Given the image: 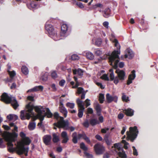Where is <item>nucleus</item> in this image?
<instances>
[{
  "instance_id": "nucleus-1",
  "label": "nucleus",
  "mask_w": 158,
  "mask_h": 158,
  "mask_svg": "<svg viewBox=\"0 0 158 158\" xmlns=\"http://www.w3.org/2000/svg\"><path fill=\"white\" fill-rule=\"evenodd\" d=\"M34 108L37 114H40L41 117H43L44 119L46 116L50 118L53 116L52 114L48 108H44L41 106H36L34 107L33 105L30 102L26 106L25 110H22L20 111L21 119L22 120L26 119L29 120L31 115H34V113L33 111Z\"/></svg>"
},
{
  "instance_id": "nucleus-2",
  "label": "nucleus",
  "mask_w": 158,
  "mask_h": 158,
  "mask_svg": "<svg viewBox=\"0 0 158 158\" xmlns=\"http://www.w3.org/2000/svg\"><path fill=\"white\" fill-rule=\"evenodd\" d=\"M115 46L117 47V50H114L110 56L109 59L110 64L113 66L114 69H116L118 67V64L119 60V55L120 54V46L119 45L118 41L116 39L113 40Z\"/></svg>"
},
{
  "instance_id": "nucleus-3",
  "label": "nucleus",
  "mask_w": 158,
  "mask_h": 158,
  "mask_svg": "<svg viewBox=\"0 0 158 158\" xmlns=\"http://www.w3.org/2000/svg\"><path fill=\"white\" fill-rule=\"evenodd\" d=\"M2 136L5 140L7 142L8 150L11 152H13L15 151L17 152L16 148H13V142H15L17 139L18 134L14 132L10 133L8 132H5L2 134Z\"/></svg>"
},
{
  "instance_id": "nucleus-4",
  "label": "nucleus",
  "mask_w": 158,
  "mask_h": 158,
  "mask_svg": "<svg viewBox=\"0 0 158 158\" xmlns=\"http://www.w3.org/2000/svg\"><path fill=\"white\" fill-rule=\"evenodd\" d=\"M31 142V140L28 137H26L21 141L17 142L16 150L17 153L19 155H22L23 153L26 156H27V153L29 150V148L24 147L25 145H29Z\"/></svg>"
},
{
  "instance_id": "nucleus-5",
  "label": "nucleus",
  "mask_w": 158,
  "mask_h": 158,
  "mask_svg": "<svg viewBox=\"0 0 158 158\" xmlns=\"http://www.w3.org/2000/svg\"><path fill=\"white\" fill-rule=\"evenodd\" d=\"M54 118L56 119L57 122L54 123V125L59 128H63L64 130H69L71 131H74L75 128L73 127L69 126L68 120H64V118L60 116L57 112H55L53 114Z\"/></svg>"
},
{
  "instance_id": "nucleus-6",
  "label": "nucleus",
  "mask_w": 158,
  "mask_h": 158,
  "mask_svg": "<svg viewBox=\"0 0 158 158\" xmlns=\"http://www.w3.org/2000/svg\"><path fill=\"white\" fill-rule=\"evenodd\" d=\"M1 100L6 103H11V105L15 109L19 106V104L15 98L12 97L11 96L8 95L6 93H4L2 95Z\"/></svg>"
},
{
  "instance_id": "nucleus-7",
  "label": "nucleus",
  "mask_w": 158,
  "mask_h": 158,
  "mask_svg": "<svg viewBox=\"0 0 158 158\" xmlns=\"http://www.w3.org/2000/svg\"><path fill=\"white\" fill-rule=\"evenodd\" d=\"M138 133L139 131L136 126H134L133 127H130L129 132L127 131L126 132L127 135V140L130 139L131 142H133L136 138Z\"/></svg>"
},
{
  "instance_id": "nucleus-8",
  "label": "nucleus",
  "mask_w": 158,
  "mask_h": 158,
  "mask_svg": "<svg viewBox=\"0 0 158 158\" xmlns=\"http://www.w3.org/2000/svg\"><path fill=\"white\" fill-rule=\"evenodd\" d=\"M45 27L49 35L50 36H53L54 37L53 39L54 40H57L59 39L57 38L58 34L57 33V31L56 29L54 28L52 25L46 23Z\"/></svg>"
},
{
  "instance_id": "nucleus-9",
  "label": "nucleus",
  "mask_w": 158,
  "mask_h": 158,
  "mask_svg": "<svg viewBox=\"0 0 158 158\" xmlns=\"http://www.w3.org/2000/svg\"><path fill=\"white\" fill-rule=\"evenodd\" d=\"M76 102L79 108L77 115L79 118H81L83 115V112L85 109L84 104L83 102L79 98L77 99Z\"/></svg>"
},
{
  "instance_id": "nucleus-10",
  "label": "nucleus",
  "mask_w": 158,
  "mask_h": 158,
  "mask_svg": "<svg viewBox=\"0 0 158 158\" xmlns=\"http://www.w3.org/2000/svg\"><path fill=\"white\" fill-rule=\"evenodd\" d=\"M94 149L96 153L98 155H101L105 151L104 146L100 143H97L94 146Z\"/></svg>"
},
{
  "instance_id": "nucleus-11",
  "label": "nucleus",
  "mask_w": 158,
  "mask_h": 158,
  "mask_svg": "<svg viewBox=\"0 0 158 158\" xmlns=\"http://www.w3.org/2000/svg\"><path fill=\"white\" fill-rule=\"evenodd\" d=\"M114 146L115 148L117 149L119 151L118 153L119 156L121 158H126L127 156L123 151V149L122 147L120 146L118 143H115L114 144Z\"/></svg>"
},
{
  "instance_id": "nucleus-12",
  "label": "nucleus",
  "mask_w": 158,
  "mask_h": 158,
  "mask_svg": "<svg viewBox=\"0 0 158 158\" xmlns=\"http://www.w3.org/2000/svg\"><path fill=\"white\" fill-rule=\"evenodd\" d=\"M84 71L78 68L77 69H75L73 70V73L74 75H77V77L78 78H81L83 74Z\"/></svg>"
},
{
  "instance_id": "nucleus-13",
  "label": "nucleus",
  "mask_w": 158,
  "mask_h": 158,
  "mask_svg": "<svg viewBox=\"0 0 158 158\" xmlns=\"http://www.w3.org/2000/svg\"><path fill=\"white\" fill-rule=\"evenodd\" d=\"M106 99L108 103H110L112 101H114L117 102L118 100V97L116 96H112L110 95L109 93L106 94Z\"/></svg>"
},
{
  "instance_id": "nucleus-14",
  "label": "nucleus",
  "mask_w": 158,
  "mask_h": 158,
  "mask_svg": "<svg viewBox=\"0 0 158 158\" xmlns=\"http://www.w3.org/2000/svg\"><path fill=\"white\" fill-rule=\"evenodd\" d=\"M61 136L62 139V143H67L69 139L67 133L65 131H63L61 132Z\"/></svg>"
},
{
  "instance_id": "nucleus-15",
  "label": "nucleus",
  "mask_w": 158,
  "mask_h": 158,
  "mask_svg": "<svg viewBox=\"0 0 158 158\" xmlns=\"http://www.w3.org/2000/svg\"><path fill=\"white\" fill-rule=\"evenodd\" d=\"M59 108L60 112L63 114L64 117H66L67 116L68 111L62 102L60 103Z\"/></svg>"
},
{
  "instance_id": "nucleus-16",
  "label": "nucleus",
  "mask_w": 158,
  "mask_h": 158,
  "mask_svg": "<svg viewBox=\"0 0 158 158\" xmlns=\"http://www.w3.org/2000/svg\"><path fill=\"white\" fill-rule=\"evenodd\" d=\"M51 139L52 137L50 135H46L43 137V142L46 145L50 144Z\"/></svg>"
},
{
  "instance_id": "nucleus-17",
  "label": "nucleus",
  "mask_w": 158,
  "mask_h": 158,
  "mask_svg": "<svg viewBox=\"0 0 158 158\" xmlns=\"http://www.w3.org/2000/svg\"><path fill=\"white\" fill-rule=\"evenodd\" d=\"M43 89V87L42 85L36 86L31 89H29L27 91V93L29 92H36L39 90L42 91Z\"/></svg>"
},
{
  "instance_id": "nucleus-18",
  "label": "nucleus",
  "mask_w": 158,
  "mask_h": 158,
  "mask_svg": "<svg viewBox=\"0 0 158 158\" xmlns=\"http://www.w3.org/2000/svg\"><path fill=\"white\" fill-rule=\"evenodd\" d=\"M126 54L124 55L125 58H128L129 59H131L134 56V55L133 52L129 49H127L126 50Z\"/></svg>"
},
{
  "instance_id": "nucleus-19",
  "label": "nucleus",
  "mask_w": 158,
  "mask_h": 158,
  "mask_svg": "<svg viewBox=\"0 0 158 158\" xmlns=\"http://www.w3.org/2000/svg\"><path fill=\"white\" fill-rule=\"evenodd\" d=\"M123 112L128 116H131L134 114V111L131 108L124 110Z\"/></svg>"
},
{
  "instance_id": "nucleus-20",
  "label": "nucleus",
  "mask_w": 158,
  "mask_h": 158,
  "mask_svg": "<svg viewBox=\"0 0 158 158\" xmlns=\"http://www.w3.org/2000/svg\"><path fill=\"white\" fill-rule=\"evenodd\" d=\"M36 118L34 119L35 120L37 118L39 119L40 120V123H39L38 124V126L39 127H41L42 128L44 129V126L42 125V121L44 120V119L43 117H42L40 114H38L36 115Z\"/></svg>"
},
{
  "instance_id": "nucleus-21",
  "label": "nucleus",
  "mask_w": 158,
  "mask_h": 158,
  "mask_svg": "<svg viewBox=\"0 0 158 158\" xmlns=\"http://www.w3.org/2000/svg\"><path fill=\"white\" fill-rule=\"evenodd\" d=\"M90 124L93 126L98 124H99V122L96 118H92L89 119Z\"/></svg>"
},
{
  "instance_id": "nucleus-22",
  "label": "nucleus",
  "mask_w": 158,
  "mask_h": 158,
  "mask_svg": "<svg viewBox=\"0 0 158 158\" xmlns=\"http://www.w3.org/2000/svg\"><path fill=\"white\" fill-rule=\"evenodd\" d=\"M52 141L54 143H57L60 141L59 135L54 133L52 134Z\"/></svg>"
},
{
  "instance_id": "nucleus-23",
  "label": "nucleus",
  "mask_w": 158,
  "mask_h": 158,
  "mask_svg": "<svg viewBox=\"0 0 158 158\" xmlns=\"http://www.w3.org/2000/svg\"><path fill=\"white\" fill-rule=\"evenodd\" d=\"M116 73L118 74V77L120 78V79H124L125 74L123 71L117 70L116 71Z\"/></svg>"
},
{
  "instance_id": "nucleus-24",
  "label": "nucleus",
  "mask_w": 158,
  "mask_h": 158,
  "mask_svg": "<svg viewBox=\"0 0 158 158\" xmlns=\"http://www.w3.org/2000/svg\"><path fill=\"white\" fill-rule=\"evenodd\" d=\"M95 108L97 111V115L100 116L101 113V106L98 103H97L95 106Z\"/></svg>"
},
{
  "instance_id": "nucleus-25",
  "label": "nucleus",
  "mask_w": 158,
  "mask_h": 158,
  "mask_svg": "<svg viewBox=\"0 0 158 158\" xmlns=\"http://www.w3.org/2000/svg\"><path fill=\"white\" fill-rule=\"evenodd\" d=\"M110 14V10L109 8L106 9L104 11V14L103 16L105 18H108Z\"/></svg>"
},
{
  "instance_id": "nucleus-26",
  "label": "nucleus",
  "mask_w": 158,
  "mask_h": 158,
  "mask_svg": "<svg viewBox=\"0 0 158 158\" xmlns=\"http://www.w3.org/2000/svg\"><path fill=\"white\" fill-rule=\"evenodd\" d=\"M21 71L22 73L25 75L28 73L29 70L28 68L25 65H23L21 68Z\"/></svg>"
},
{
  "instance_id": "nucleus-27",
  "label": "nucleus",
  "mask_w": 158,
  "mask_h": 158,
  "mask_svg": "<svg viewBox=\"0 0 158 158\" xmlns=\"http://www.w3.org/2000/svg\"><path fill=\"white\" fill-rule=\"evenodd\" d=\"M36 123L34 122H30L28 126V128L30 130H34L35 127Z\"/></svg>"
},
{
  "instance_id": "nucleus-28",
  "label": "nucleus",
  "mask_w": 158,
  "mask_h": 158,
  "mask_svg": "<svg viewBox=\"0 0 158 158\" xmlns=\"http://www.w3.org/2000/svg\"><path fill=\"white\" fill-rule=\"evenodd\" d=\"M77 133L75 132L73 133L72 135V137L73 138L72 141L74 143H76L77 142Z\"/></svg>"
},
{
  "instance_id": "nucleus-29",
  "label": "nucleus",
  "mask_w": 158,
  "mask_h": 158,
  "mask_svg": "<svg viewBox=\"0 0 158 158\" xmlns=\"http://www.w3.org/2000/svg\"><path fill=\"white\" fill-rule=\"evenodd\" d=\"M67 30L68 26L67 24H64L61 26V31L62 33H65Z\"/></svg>"
},
{
  "instance_id": "nucleus-30",
  "label": "nucleus",
  "mask_w": 158,
  "mask_h": 158,
  "mask_svg": "<svg viewBox=\"0 0 158 158\" xmlns=\"http://www.w3.org/2000/svg\"><path fill=\"white\" fill-rule=\"evenodd\" d=\"M86 56L88 59L90 60H92L93 59L94 57L93 54L90 52H87L86 53Z\"/></svg>"
},
{
  "instance_id": "nucleus-31",
  "label": "nucleus",
  "mask_w": 158,
  "mask_h": 158,
  "mask_svg": "<svg viewBox=\"0 0 158 158\" xmlns=\"http://www.w3.org/2000/svg\"><path fill=\"white\" fill-rule=\"evenodd\" d=\"M135 70H133L131 72V74L129 75L128 79H134L135 77Z\"/></svg>"
},
{
  "instance_id": "nucleus-32",
  "label": "nucleus",
  "mask_w": 158,
  "mask_h": 158,
  "mask_svg": "<svg viewBox=\"0 0 158 158\" xmlns=\"http://www.w3.org/2000/svg\"><path fill=\"white\" fill-rule=\"evenodd\" d=\"M99 100L100 103H102L105 100L104 94H100L99 95Z\"/></svg>"
},
{
  "instance_id": "nucleus-33",
  "label": "nucleus",
  "mask_w": 158,
  "mask_h": 158,
  "mask_svg": "<svg viewBox=\"0 0 158 158\" xmlns=\"http://www.w3.org/2000/svg\"><path fill=\"white\" fill-rule=\"evenodd\" d=\"M8 72L11 78H13L16 75V73L14 70H13L11 71L8 70Z\"/></svg>"
},
{
  "instance_id": "nucleus-34",
  "label": "nucleus",
  "mask_w": 158,
  "mask_h": 158,
  "mask_svg": "<svg viewBox=\"0 0 158 158\" xmlns=\"http://www.w3.org/2000/svg\"><path fill=\"white\" fill-rule=\"evenodd\" d=\"M66 106L67 107H69L70 109H73L75 106V104L73 103L67 102L66 104Z\"/></svg>"
},
{
  "instance_id": "nucleus-35",
  "label": "nucleus",
  "mask_w": 158,
  "mask_h": 158,
  "mask_svg": "<svg viewBox=\"0 0 158 158\" xmlns=\"http://www.w3.org/2000/svg\"><path fill=\"white\" fill-rule=\"evenodd\" d=\"M51 76L52 78H56L57 77L58 75L56 72L55 71H53L51 73Z\"/></svg>"
},
{
  "instance_id": "nucleus-36",
  "label": "nucleus",
  "mask_w": 158,
  "mask_h": 158,
  "mask_svg": "<svg viewBox=\"0 0 158 158\" xmlns=\"http://www.w3.org/2000/svg\"><path fill=\"white\" fill-rule=\"evenodd\" d=\"M79 56L76 54H74L71 56V59L73 60H78L79 59Z\"/></svg>"
},
{
  "instance_id": "nucleus-37",
  "label": "nucleus",
  "mask_w": 158,
  "mask_h": 158,
  "mask_svg": "<svg viewBox=\"0 0 158 158\" xmlns=\"http://www.w3.org/2000/svg\"><path fill=\"white\" fill-rule=\"evenodd\" d=\"M102 43V41L101 39H97L95 42V45L98 46H100Z\"/></svg>"
},
{
  "instance_id": "nucleus-38",
  "label": "nucleus",
  "mask_w": 158,
  "mask_h": 158,
  "mask_svg": "<svg viewBox=\"0 0 158 158\" xmlns=\"http://www.w3.org/2000/svg\"><path fill=\"white\" fill-rule=\"evenodd\" d=\"M80 148L81 149L85 151H86L88 149L87 147L85 146V144L83 143H82L80 144Z\"/></svg>"
},
{
  "instance_id": "nucleus-39",
  "label": "nucleus",
  "mask_w": 158,
  "mask_h": 158,
  "mask_svg": "<svg viewBox=\"0 0 158 158\" xmlns=\"http://www.w3.org/2000/svg\"><path fill=\"white\" fill-rule=\"evenodd\" d=\"M109 72L110 73V79H114L113 69H110L109 70Z\"/></svg>"
},
{
  "instance_id": "nucleus-40",
  "label": "nucleus",
  "mask_w": 158,
  "mask_h": 158,
  "mask_svg": "<svg viewBox=\"0 0 158 158\" xmlns=\"http://www.w3.org/2000/svg\"><path fill=\"white\" fill-rule=\"evenodd\" d=\"M102 52L99 49H97L95 52V54L97 56H100L102 54Z\"/></svg>"
},
{
  "instance_id": "nucleus-41",
  "label": "nucleus",
  "mask_w": 158,
  "mask_h": 158,
  "mask_svg": "<svg viewBox=\"0 0 158 158\" xmlns=\"http://www.w3.org/2000/svg\"><path fill=\"white\" fill-rule=\"evenodd\" d=\"M84 92H85L84 90L82 88L80 87L78 88L77 90V93L78 94H82Z\"/></svg>"
},
{
  "instance_id": "nucleus-42",
  "label": "nucleus",
  "mask_w": 158,
  "mask_h": 158,
  "mask_svg": "<svg viewBox=\"0 0 158 158\" xmlns=\"http://www.w3.org/2000/svg\"><path fill=\"white\" fill-rule=\"evenodd\" d=\"M102 5L100 3H98L92 6V8L93 9H95L97 7H102Z\"/></svg>"
},
{
  "instance_id": "nucleus-43",
  "label": "nucleus",
  "mask_w": 158,
  "mask_h": 158,
  "mask_svg": "<svg viewBox=\"0 0 158 158\" xmlns=\"http://www.w3.org/2000/svg\"><path fill=\"white\" fill-rule=\"evenodd\" d=\"M48 73H45L42 76L41 79H48Z\"/></svg>"
},
{
  "instance_id": "nucleus-44",
  "label": "nucleus",
  "mask_w": 158,
  "mask_h": 158,
  "mask_svg": "<svg viewBox=\"0 0 158 158\" xmlns=\"http://www.w3.org/2000/svg\"><path fill=\"white\" fill-rule=\"evenodd\" d=\"M84 153L86 157V158H92L93 157V155L92 154H90L86 152H85Z\"/></svg>"
},
{
  "instance_id": "nucleus-45",
  "label": "nucleus",
  "mask_w": 158,
  "mask_h": 158,
  "mask_svg": "<svg viewBox=\"0 0 158 158\" xmlns=\"http://www.w3.org/2000/svg\"><path fill=\"white\" fill-rule=\"evenodd\" d=\"M122 143L124 144V148L125 149H127L128 148V147L127 145L129 144V143L127 142L125 140H123Z\"/></svg>"
},
{
  "instance_id": "nucleus-46",
  "label": "nucleus",
  "mask_w": 158,
  "mask_h": 158,
  "mask_svg": "<svg viewBox=\"0 0 158 158\" xmlns=\"http://www.w3.org/2000/svg\"><path fill=\"white\" fill-rule=\"evenodd\" d=\"M76 5L81 8H83L84 7L83 4L81 2H77Z\"/></svg>"
},
{
  "instance_id": "nucleus-47",
  "label": "nucleus",
  "mask_w": 158,
  "mask_h": 158,
  "mask_svg": "<svg viewBox=\"0 0 158 158\" xmlns=\"http://www.w3.org/2000/svg\"><path fill=\"white\" fill-rule=\"evenodd\" d=\"M83 139L85 140L88 143H90V141L89 138L87 137L86 135H84L83 137Z\"/></svg>"
},
{
  "instance_id": "nucleus-48",
  "label": "nucleus",
  "mask_w": 158,
  "mask_h": 158,
  "mask_svg": "<svg viewBox=\"0 0 158 158\" xmlns=\"http://www.w3.org/2000/svg\"><path fill=\"white\" fill-rule=\"evenodd\" d=\"M94 82L97 85L100 87L101 89H103L104 88V87L103 86L101 83L97 82L96 81Z\"/></svg>"
},
{
  "instance_id": "nucleus-49",
  "label": "nucleus",
  "mask_w": 158,
  "mask_h": 158,
  "mask_svg": "<svg viewBox=\"0 0 158 158\" xmlns=\"http://www.w3.org/2000/svg\"><path fill=\"white\" fill-rule=\"evenodd\" d=\"M84 126L86 128L89 127V123L88 120L85 121L83 124Z\"/></svg>"
},
{
  "instance_id": "nucleus-50",
  "label": "nucleus",
  "mask_w": 158,
  "mask_h": 158,
  "mask_svg": "<svg viewBox=\"0 0 158 158\" xmlns=\"http://www.w3.org/2000/svg\"><path fill=\"white\" fill-rule=\"evenodd\" d=\"M122 99L123 101L127 102L128 100V97H127L125 95H123L122 97Z\"/></svg>"
},
{
  "instance_id": "nucleus-51",
  "label": "nucleus",
  "mask_w": 158,
  "mask_h": 158,
  "mask_svg": "<svg viewBox=\"0 0 158 158\" xmlns=\"http://www.w3.org/2000/svg\"><path fill=\"white\" fill-rule=\"evenodd\" d=\"M132 148H133V154L134 155L137 156L138 155V152L137 150L135 148V147L133 146Z\"/></svg>"
},
{
  "instance_id": "nucleus-52",
  "label": "nucleus",
  "mask_w": 158,
  "mask_h": 158,
  "mask_svg": "<svg viewBox=\"0 0 158 158\" xmlns=\"http://www.w3.org/2000/svg\"><path fill=\"white\" fill-rule=\"evenodd\" d=\"M101 79H109L108 75L107 74H103L101 77Z\"/></svg>"
},
{
  "instance_id": "nucleus-53",
  "label": "nucleus",
  "mask_w": 158,
  "mask_h": 158,
  "mask_svg": "<svg viewBox=\"0 0 158 158\" xmlns=\"http://www.w3.org/2000/svg\"><path fill=\"white\" fill-rule=\"evenodd\" d=\"M109 130L108 128H104L102 129L101 130V132L103 133H106V131Z\"/></svg>"
},
{
  "instance_id": "nucleus-54",
  "label": "nucleus",
  "mask_w": 158,
  "mask_h": 158,
  "mask_svg": "<svg viewBox=\"0 0 158 158\" xmlns=\"http://www.w3.org/2000/svg\"><path fill=\"white\" fill-rule=\"evenodd\" d=\"M13 114H10L7 116V118L10 121L13 120Z\"/></svg>"
},
{
  "instance_id": "nucleus-55",
  "label": "nucleus",
  "mask_w": 158,
  "mask_h": 158,
  "mask_svg": "<svg viewBox=\"0 0 158 158\" xmlns=\"http://www.w3.org/2000/svg\"><path fill=\"white\" fill-rule=\"evenodd\" d=\"M110 82L113 81L115 84H117L119 80H106Z\"/></svg>"
},
{
  "instance_id": "nucleus-56",
  "label": "nucleus",
  "mask_w": 158,
  "mask_h": 158,
  "mask_svg": "<svg viewBox=\"0 0 158 158\" xmlns=\"http://www.w3.org/2000/svg\"><path fill=\"white\" fill-rule=\"evenodd\" d=\"M65 83V81L64 80H61L59 82V84L60 86H62L64 85Z\"/></svg>"
},
{
  "instance_id": "nucleus-57",
  "label": "nucleus",
  "mask_w": 158,
  "mask_h": 158,
  "mask_svg": "<svg viewBox=\"0 0 158 158\" xmlns=\"http://www.w3.org/2000/svg\"><path fill=\"white\" fill-rule=\"evenodd\" d=\"M20 135L21 136V137L22 138V139H23V138L26 137L25 136V134L23 132H21L20 133Z\"/></svg>"
},
{
  "instance_id": "nucleus-58",
  "label": "nucleus",
  "mask_w": 158,
  "mask_h": 158,
  "mask_svg": "<svg viewBox=\"0 0 158 158\" xmlns=\"http://www.w3.org/2000/svg\"><path fill=\"white\" fill-rule=\"evenodd\" d=\"M85 102L86 103V107H87L89 106L90 104V102H89V100L88 99H86L85 101Z\"/></svg>"
},
{
  "instance_id": "nucleus-59",
  "label": "nucleus",
  "mask_w": 158,
  "mask_h": 158,
  "mask_svg": "<svg viewBox=\"0 0 158 158\" xmlns=\"http://www.w3.org/2000/svg\"><path fill=\"white\" fill-rule=\"evenodd\" d=\"M105 141L108 145H110L111 143V140L109 139L108 138H106L105 139Z\"/></svg>"
},
{
  "instance_id": "nucleus-60",
  "label": "nucleus",
  "mask_w": 158,
  "mask_h": 158,
  "mask_svg": "<svg viewBox=\"0 0 158 158\" xmlns=\"http://www.w3.org/2000/svg\"><path fill=\"white\" fill-rule=\"evenodd\" d=\"M98 121L100 123H102L103 122V117L102 116H100L98 118Z\"/></svg>"
},
{
  "instance_id": "nucleus-61",
  "label": "nucleus",
  "mask_w": 158,
  "mask_h": 158,
  "mask_svg": "<svg viewBox=\"0 0 158 158\" xmlns=\"http://www.w3.org/2000/svg\"><path fill=\"white\" fill-rule=\"evenodd\" d=\"M96 138L99 141H101L102 139V138L99 135H96L95 136Z\"/></svg>"
},
{
  "instance_id": "nucleus-62",
  "label": "nucleus",
  "mask_w": 158,
  "mask_h": 158,
  "mask_svg": "<svg viewBox=\"0 0 158 158\" xmlns=\"http://www.w3.org/2000/svg\"><path fill=\"white\" fill-rule=\"evenodd\" d=\"M109 23L107 22H104L103 23V25L104 27L106 28H108V27Z\"/></svg>"
},
{
  "instance_id": "nucleus-63",
  "label": "nucleus",
  "mask_w": 158,
  "mask_h": 158,
  "mask_svg": "<svg viewBox=\"0 0 158 158\" xmlns=\"http://www.w3.org/2000/svg\"><path fill=\"white\" fill-rule=\"evenodd\" d=\"M87 112L89 114H92L93 112V110L92 108H89L87 109Z\"/></svg>"
},
{
  "instance_id": "nucleus-64",
  "label": "nucleus",
  "mask_w": 158,
  "mask_h": 158,
  "mask_svg": "<svg viewBox=\"0 0 158 158\" xmlns=\"http://www.w3.org/2000/svg\"><path fill=\"white\" fill-rule=\"evenodd\" d=\"M118 117L119 119H122L124 117V114L122 113H120L118 115Z\"/></svg>"
}]
</instances>
